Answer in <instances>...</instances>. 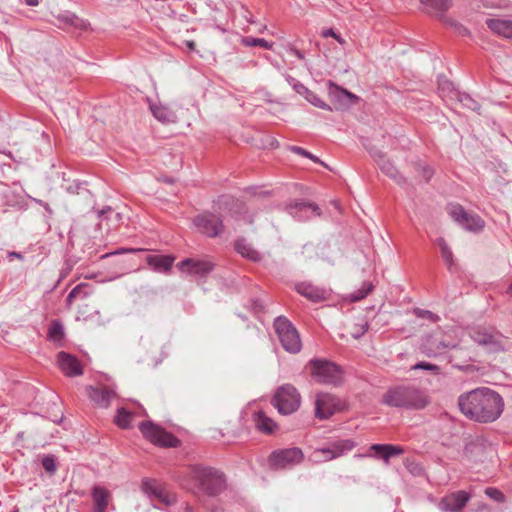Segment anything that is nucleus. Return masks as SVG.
I'll list each match as a JSON object with an SVG mask.
<instances>
[{
    "instance_id": "obj_3",
    "label": "nucleus",
    "mask_w": 512,
    "mask_h": 512,
    "mask_svg": "<svg viewBox=\"0 0 512 512\" xmlns=\"http://www.w3.org/2000/svg\"><path fill=\"white\" fill-rule=\"evenodd\" d=\"M191 476L207 496H217L226 489L225 474L217 468L194 465L191 467Z\"/></svg>"
},
{
    "instance_id": "obj_50",
    "label": "nucleus",
    "mask_w": 512,
    "mask_h": 512,
    "mask_svg": "<svg viewBox=\"0 0 512 512\" xmlns=\"http://www.w3.org/2000/svg\"><path fill=\"white\" fill-rule=\"evenodd\" d=\"M414 313L416 316L420 317V318H425V319H428L432 322H437L439 320V316L432 313L431 311L429 310H423V309H415L414 310Z\"/></svg>"
},
{
    "instance_id": "obj_45",
    "label": "nucleus",
    "mask_w": 512,
    "mask_h": 512,
    "mask_svg": "<svg viewBox=\"0 0 512 512\" xmlns=\"http://www.w3.org/2000/svg\"><path fill=\"white\" fill-rule=\"evenodd\" d=\"M114 214L116 220L118 221L120 219V214L119 213H114L113 209L110 207V206H107L101 210H98L97 211V216L98 218L100 219V223L98 224L99 226L102 225V222L104 220H109L110 219V215Z\"/></svg>"
},
{
    "instance_id": "obj_22",
    "label": "nucleus",
    "mask_w": 512,
    "mask_h": 512,
    "mask_svg": "<svg viewBox=\"0 0 512 512\" xmlns=\"http://www.w3.org/2000/svg\"><path fill=\"white\" fill-rule=\"evenodd\" d=\"M370 450L374 452V457L382 459L386 464L390 459L401 455L404 450L400 446L392 444H373Z\"/></svg>"
},
{
    "instance_id": "obj_36",
    "label": "nucleus",
    "mask_w": 512,
    "mask_h": 512,
    "mask_svg": "<svg viewBox=\"0 0 512 512\" xmlns=\"http://www.w3.org/2000/svg\"><path fill=\"white\" fill-rule=\"evenodd\" d=\"M453 99L457 100L463 107L479 113L480 104L469 94L458 92L455 93V97Z\"/></svg>"
},
{
    "instance_id": "obj_32",
    "label": "nucleus",
    "mask_w": 512,
    "mask_h": 512,
    "mask_svg": "<svg viewBox=\"0 0 512 512\" xmlns=\"http://www.w3.org/2000/svg\"><path fill=\"white\" fill-rule=\"evenodd\" d=\"M150 110L153 116L162 123L174 121L175 115L173 111L163 105L150 104Z\"/></svg>"
},
{
    "instance_id": "obj_2",
    "label": "nucleus",
    "mask_w": 512,
    "mask_h": 512,
    "mask_svg": "<svg viewBox=\"0 0 512 512\" xmlns=\"http://www.w3.org/2000/svg\"><path fill=\"white\" fill-rule=\"evenodd\" d=\"M382 404L405 410H423L431 402L428 393L416 385H396L382 396Z\"/></svg>"
},
{
    "instance_id": "obj_4",
    "label": "nucleus",
    "mask_w": 512,
    "mask_h": 512,
    "mask_svg": "<svg viewBox=\"0 0 512 512\" xmlns=\"http://www.w3.org/2000/svg\"><path fill=\"white\" fill-rule=\"evenodd\" d=\"M273 325L284 350L292 354L300 352L302 342L295 326L284 316L277 317Z\"/></svg>"
},
{
    "instance_id": "obj_62",
    "label": "nucleus",
    "mask_w": 512,
    "mask_h": 512,
    "mask_svg": "<svg viewBox=\"0 0 512 512\" xmlns=\"http://www.w3.org/2000/svg\"><path fill=\"white\" fill-rule=\"evenodd\" d=\"M25 3L28 6H37L39 4V1L38 0H25Z\"/></svg>"
},
{
    "instance_id": "obj_40",
    "label": "nucleus",
    "mask_w": 512,
    "mask_h": 512,
    "mask_svg": "<svg viewBox=\"0 0 512 512\" xmlns=\"http://www.w3.org/2000/svg\"><path fill=\"white\" fill-rule=\"evenodd\" d=\"M305 99L310 102L315 107L324 109V110H331V107L325 103L318 95H316L314 92L307 90V93L304 94Z\"/></svg>"
},
{
    "instance_id": "obj_55",
    "label": "nucleus",
    "mask_w": 512,
    "mask_h": 512,
    "mask_svg": "<svg viewBox=\"0 0 512 512\" xmlns=\"http://www.w3.org/2000/svg\"><path fill=\"white\" fill-rule=\"evenodd\" d=\"M246 416L250 417L253 422H256V409H253L251 403H249L248 407L241 413L242 419H244Z\"/></svg>"
},
{
    "instance_id": "obj_52",
    "label": "nucleus",
    "mask_w": 512,
    "mask_h": 512,
    "mask_svg": "<svg viewBox=\"0 0 512 512\" xmlns=\"http://www.w3.org/2000/svg\"><path fill=\"white\" fill-rule=\"evenodd\" d=\"M412 369L413 370L421 369V370L438 372L439 367L437 365H435V364H431V363H428V362H419V363L415 364L412 367Z\"/></svg>"
},
{
    "instance_id": "obj_13",
    "label": "nucleus",
    "mask_w": 512,
    "mask_h": 512,
    "mask_svg": "<svg viewBox=\"0 0 512 512\" xmlns=\"http://www.w3.org/2000/svg\"><path fill=\"white\" fill-rule=\"evenodd\" d=\"M339 398L328 393H319L315 399V416L320 420H326L340 409Z\"/></svg>"
},
{
    "instance_id": "obj_53",
    "label": "nucleus",
    "mask_w": 512,
    "mask_h": 512,
    "mask_svg": "<svg viewBox=\"0 0 512 512\" xmlns=\"http://www.w3.org/2000/svg\"><path fill=\"white\" fill-rule=\"evenodd\" d=\"M258 57H263L267 61L271 62L273 65L279 66L278 54L276 51L275 54H273V52L271 51H267L265 53L258 52Z\"/></svg>"
},
{
    "instance_id": "obj_5",
    "label": "nucleus",
    "mask_w": 512,
    "mask_h": 512,
    "mask_svg": "<svg viewBox=\"0 0 512 512\" xmlns=\"http://www.w3.org/2000/svg\"><path fill=\"white\" fill-rule=\"evenodd\" d=\"M139 430L143 437L154 445L168 448H176L180 445V440L177 437L152 421L141 422Z\"/></svg>"
},
{
    "instance_id": "obj_24",
    "label": "nucleus",
    "mask_w": 512,
    "mask_h": 512,
    "mask_svg": "<svg viewBox=\"0 0 512 512\" xmlns=\"http://www.w3.org/2000/svg\"><path fill=\"white\" fill-rule=\"evenodd\" d=\"M56 19L64 26L72 27L79 31H86L90 27L88 20L82 19L72 12L60 13L56 16Z\"/></svg>"
},
{
    "instance_id": "obj_43",
    "label": "nucleus",
    "mask_w": 512,
    "mask_h": 512,
    "mask_svg": "<svg viewBox=\"0 0 512 512\" xmlns=\"http://www.w3.org/2000/svg\"><path fill=\"white\" fill-rule=\"evenodd\" d=\"M286 81L294 89V91L297 92L298 94L304 96V94L307 93L308 88L305 87L301 82H299L294 77L287 75Z\"/></svg>"
},
{
    "instance_id": "obj_1",
    "label": "nucleus",
    "mask_w": 512,
    "mask_h": 512,
    "mask_svg": "<svg viewBox=\"0 0 512 512\" xmlns=\"http://www.w3.org/2000/svg\"><path fill=\"white\" fill-rule=\"evenodd\" d=\"M458 407L472 421L491 423L501 416L504 401L494 390L480 387L460 395Z\"/></svg>"
},
{
    "instance_id": "obj_48",
    "label": "nucleus",
    "mask_w": 512,
    "mask_h": 512,
    "mask_svg": "<svg viewBox=\"0 0 512 512\" xmlns=\"http://www.w3.org/2000/svg\"><path fill=\"white\" fill-rule=\"evenodd\" d=\"M42 467L48 473H54L57 469L54 455H46L42 459Z\"/></svg>"
},
{
    "instance_id": "obj_14",
    "label": "nucleus",
    "mask_w": 512,
    "mask_h": 512,
    "mask_svg": "<svg viewBox=\"0 0 512 512\" xmlns=\"http://www.w3.org/2000/svg\"><path fill=\"white\" fill-rule=\"evenodd\" d=\"M177 268L181 272L205 278L214 270L215 264L209 259L185 258L177 264Z\"/></svg>"
},
{
    "instance_id": "obj_46",
    "label": "nucleus",
    "mask_w": 512,
    "mask_h": 512,
    "mask_svg": "<svg viewBox=\"0 0 512 512\" xmlns=\"http://www.w3.org/2000/svg\"><path fill=\"white\" fill-rule=\"evenodd\" d=\"M262 149H274L278 146V141L269 134H264L260 139ZM259 148V145H258Z\"/></svg>"
},
{
    "instance_id": "obj_31",
    "label": "nucleus",
    "mask_w": 512,
    "mask_h": 512,
    "mask_svg": "<svg viewBox=\"0 0 512 512\" xmlns=\"http://www.w3.org/2000/svg\"><path fill=\"white\" fill-rule=\"evenodd\" d=\"M64 336L65 332L62 322L59 319L52 320L47 332L48 340L54 343H60L63 341Z\"/></svg>"
},
{
    "instance_id": "obj_39",
    "label": "nucleus",
    "mask_w": 512,
    "mask_h": 512,
    "mask_svg": "<svg viewBox=\"0 0 512 512\" xmlns=\"http://www.w3.org/2000/svg\"><path fill=\"white\" fill-rule=\"evenodd\" d=\"M438 89H439L440 94L443 97L447 96L451 99H453L455 97V93L459 92V91L455 90L454 85L451 81L444 79V78L443 79L440 78L438 80Z\"/></svg>"
},
{
    "instance_id": "obj_6",
    "label": "nucleus",
    "mask_w": 512,
    "mask_h": 512,
    "mask_svg": "<svg viewBox=\"0 0 512 512\" xmlns=\"http://www.w3.org/2000/svg\"><path fill=\"white\" fill-rule=\"evenodd\" d=\"M273 404L279 413L289 415L299 409L301 396L293 385L284 384L276 390Z\"/></svg>"
},
{
    "instance_id": "obj_29",
    "label": "nucleus",
    "mask_w": 512,
    "mask_h": 512,
    "mask_svg": "<svg viewBox=\"0 0 512 512\" xmlns=\"http://www.w3.org/2000/svg\"><path fill=\"white\" fill-rule=\"evenodd\" d=\"M296 289L299 294L303 295L304 297L314 302H318L326 298L325 290L316 287L310 283H300L297 285Z\"/></svg>"
},
{
    "instance_id": "obj_11",
    "label": "nucleus",
    "mask_w": 512,
    "mask_h": 512,
    "mask_svg": "<svg viewBox=\"0 0 512 512\" xmlns=\"http://www.w3.org/2000/svg\"><path fill=\"white\" fill-rule=\"evenodd\" d=\"M141 490L149 498L156 499L166 506H170L176 503L175 494L167 491L166 486L156 479L143 478L141 482Z\"/></svg>"
},
{
    "instance_id": "obj_37",
    "label": "nucleus",
    "mask_w": 512,
    "mask_h": 512,
    "mask_svg": "<svg viewBox=\"0 0 512 512\" xmlns=\"http://www.w3.org/2000/svg\"><path fill=\"white\" fill-rule=\"evenodd\" d=\"M436 245L440 248L441 256L448 268L454 264L453 253L444 238H438L435 241Z\"/></svg>"
},
{
    "instance_id": "obj_27",
    "label": "nucleus",
    "mask_w": 512,
    "mask_h": 512,
    "mask_svg": "<svg viewBox=\"0 0 512 512\" xmlns=\"http://www.w3.org/2000/svg\"><path fill=\"white\" fill-rule=\"evenodd\" d=\"M91 495L94 502V512H106L110 492L105 487L94 486Z\"/></svg>"
},
{
    "instance_id": "obj_41",
    "label": "nucleus",
    "mask_w": 512,
    "mask_h": 512,
    "mask_svg": "<svg viewBox=\"0 0 512 512\" xmlns=\"http://www.w3.org/2000/svg\"><path fill=\"white\" fill-rule=\"evenodd\" d=\"M372 289H373V285L370 282H364L358 291L353 292L350 295V300L353 302L359 301V300L365 298L369 294V292L372 291Z\"/></svg>"
},
{
    "instance_id": "obj_35",
    "label": "nucleus",
    "mask_w": 512,
    "mask_h": 512,
    "mask_svg": "<svg viewBox=\"0 0 512 512\" xmlns=\"http://www.w3.org/2000/svg\"><path fill=\"white\" fill-rule=\"evenodd\" d=\"M235 250L243 257L256 261V251L245 239L241 238L235 241Z\"/></svg>"
},
{
    "instance_id": "obj_38",
    "label": "nucleus",
    "mask_w": 512,
    "mask_h": 512,
    "mask_svg": "<svg viewBox=\"0 0 512 512\" xmlns=\"http://www.w3.org/2000/svg\"><path fill=\"white\" fill-rule=\"evenodd\" d=\"M449 345L444 342H439L436 347H433V344L427 340L421 347L422 352L428 357H436L439 355L443 349L448 348Z\"/></svg>"
},
{
    "instance_id": "obj_17",
    "label": "nucleus",
    "mask_w": 512,
    "mask_h": 512,
    "mask_svg": "<svg viewBox=\"0 0 512 512\" xmlns=\"http://www.w3.org/2000/svg\"><path fill=\"white\" fill-rule=\"evenodd\" d=\"M87 393L90 400L100 408H108L112 399L117 396L113 388L105 385L89 386Z\"/></svg>"
},
{
    "instance_id": "obj_33",
    "label": "nucleus",
    "mask_w": 512,
    "mask_h": 512,
    "mask_svg": "<svg viewBox=\"0 0 512 512\" xmlns=\"http://www.w3.org/2000/svg\"><path fill=\"white\" fill-rule=\"evenodd\" d=\"M278 429L279 426L275 421L265 416L261 411H258V431H261L267 435H272Z\"/></svg>"
},
{
    "instance_id": "obj_16",
    "label": "nucleus",
    "mask_w": 512,
    "mask_h": 512,
    "mask_svg": "<svg viewBox=\"0 0 512 512\" xmlns=\"http://www.w3.org/2000/svg\"><path fill=\"white\" fill-rule=\"evenodd\" d=\"M470 499V493L463 490L455 491L441 499L439 508L442 512H462Z\"/></svg>"
},
{
    "instance_id": "obj_28",
    "label": "nucleus",
    "mask_w": 512,
    "mask_h": 512,
    "mask_svg": "<svg viewBox=\"0 0 512 512\" xmlns=\"http://www.w3.org/2000/svg\"><path fill=\"white\" fill-rule=\"evenodd\" d=\"M329 95L333 101L339 103L341 106L351 105L357 100L354 94L334 84L330 85Z\"/></svg>"
},
{
    "instance_id": "obj_61",
    "label": "nucleus",
    "mask_w": 512,
    "mask_h": 512,
    "mask_svg": "<svg viewBox=\"0 0 512 512\" xmlns=\"http://www.w3.org/2000/svg\"><path fill=\"white\" fill-rule=\"evenodd\" d=\"M75 299L76 297L74 296V294L69 292L68 296L66 297L67 306H71Z\"/></svg>"
},
{
    "instance_id": "obj_63",
    "label": "nucleus",
    "mask_w": 512,
    "mask_h": 512,
    "mask_svg": "<svg viewBox=\"0 0 512 512\" xmlns=\"http://www.w3.org/2000/svg\"><path fill=\"white\" fill-rule=\"evenodd\" d=\"M268 195V192L267 191H263V190H258V193H257V196H258V199L259 198H262V197H266Z\"/></svg>"
},
{
    "instance_id": "obj_30",
    "label": "nucleus",
    "mask_w": 512,
    "mask_h": 512,
    "mask_svg": "<svg viewBox=\"0 0 512 512\" xmlns=\"http://www.w3.org/2000/svg\"><path fill=\"white\" fill-rule=\"evenodd\" d=\"M424 10L430 14H442L452 5V0H420Z\"/></svg>"
},
{
    "instance_id": "obj_19",
    "label": "nucleus",
    "mask_w": 512,
    "mask_h": 512,
    "mask_svg": "<svg viewBox=\"0 0 512 512\" xmlns=\"http://www.w3.org/2000/svg\"><path fill=\"white\" fill-rule=\"evenodd\" d=\"M58 364L61 371L68 377L80 376L83 374V369L78 359L64 351L57 355Z\"/></svg>"
},
{
    "instance_id": "obj_26",
    "label": "nucleus",
    "mask_w": 512,
    "mask_h": 512,
    "mask_svg": "<svg viewBox=\"0 0 512 512\" xmlns=\"http://www.w3.org/2000/svg\"><path fill=\"white\" fill-rule=\"evenodd\" d=\"M370 153L383 173L395 181L400 182L401 177L398 173V170L388 159L385 158L381 152L371 151Z\"/></svg>"
},
{
    "instance_id": "obj_42",
    "label": "nucleus",
    "mask_w": 512,
    "mask_h": 512,
    "mask_svg": "<svg viewBox=\"0 0 512 512\" xmlns=\"http://www.w3.org/2000/svg\"><path fill=\"white\" fill-rule=\"evenodd\" d=\"M368 327V322L365 319H361L358 323L354 325V328L351 331L352 337L355 339H359L367 332Z\"/></svg>"
},
{
    "instance_id": "obj_57",
    "label": "nucleus",
    "mask_w": 512,
    "mask_h": 512,
    "mask_svg": "<svg viewBox=\"0 0 512 512\" xmlns=\"http://www.w3.org/2000/svg\"><path fill=\"white\" fill-rule=\"evenodd\" d=\"M242 41L247 46L256 47V37H246Z\"/></svg>"
},
{
    "instance_id": "obj_34",
    "label": "nucleus",
    "mask_w": 512,
    "mask_h": 512,
    "mask_svg": "<svg viewBox=\"0 0 512 512\" xmlns=\"http://www.w3.org/2000/svg\"><path fill=\"white\" fill-rule=\"evenodd\" d=\"M132 419L133 414L126 408L121 407L117 409L114 417V423L121 429H129L131 427Z\"/></svg>"
},
{
    "instance_id": "obj_8",
    "label": "nucleus",
    "mask_w": 512,
    "mask_h": 512,
    "mask_svg": "<svg viewBox=\"0 0 512 512\" xmlns=\"http://www.w3.org/2000/svg\"><path fill=\"white\" fill-rule=\"evenodd\" d=\"M356 446L357 443L352 439H338L316 448L312 455L316 461H331L348 454Z\"/></svg>"
},
{
    "instance_id": "obj_54",
    "label": "nucleus",
    "mask_w": 512,
    "mask_h": 512,
    "mask_svg": "<svg viewBox=\"0 0 512 512\" xmlns=\"http://www.w3.org/2000/svg\"><path fill=\"white\" fill-rule=\"evenodd\" d=\"M145 249L143 248H119L116 251L110 253V255H118V254H124V253H138L143 252ZM109 254H105L103 257H108Z\"/></svg>"
},
{
    "instance_id": "obj_15",
    "label": "nucleus",
    "mask_w": 512,
    "mask_h": 512,
    "mask_svg": "<svg viewBox=\"0 0 512 512\" xmlns=\"http://www.w3.org/2000/svg\"><path fill=\"white\" fill-rule=\"evenodd\" d=\"M193 224L203 234L217 237L223 231V220L215 214H201L193 219Z\"/></svg>"
},
{
    "instance_id": "obj_25",
    "label": "nucleus",
    "mask_w": 512,
    "mask_h": 512,
    "mask_svg": "<svg viewBox=\"0 0 512 512\" xmlns=\"http://www.w3.org/2000/svg\"><path fill=\"white\" fill-rule=\"evenodd\" d=\"M487 26L499 36L512 39V20L491 18L486 20Z\"/></svg>"
},
{
    "instance_id": "obj_47",
    "label": "nucleus",
    "mask_w": 512,
    "mask_h": 512,
    "mask_svg": "<svg viewBox=\"0 0 512 512\" xmlns=\"http://www.w3.org/2000/svg\"><path fill=\"white\" fill-rule=\"evenodd\" d=\"M485 494L498 503H503L505 501V495L497 488L488 487L485 489Z\"/></svg>"
},
{
    "instance_id": "obj_7",
    "label": "nucleus",
    "mask_w": 512,
    "mask_h": 512,
    "mask_svg": "<svg viewBox=\"0 0 512 512\" xmlns=\"http://www.w3.org/2000/svg\"><path fill=\"white\" fill-rule=\"evenodd\" d=\"M312 378L322 384H338L341 381L340 368L327 360L313 359L309 362Z\"/></svg>"
},
{
    "instance_id": "obj_58",
    "label": "nucleus",
    "mask_w": 512,
    "mask_h": 512,
    "mask_svg": "<svg viewBox=\"0 0 512 512\" xmlns=\"http://www.w3.org/2000/svg\"><path fill=\"white\" fill-rule=\"evenodd\" d=\"M7 258H8L9 261H12L14 258L22 260L23 259V255L21 253H19V252L12 251V252H8Z\"/></svg>"
},
{
    "instance_id": "obj_44",
    "label": "nucleus",
    "mask_w": 512,
    "mask_h": 512,
    "mask_svg": "<svg viewBox=\"0 0 512 512\" xmlns=\"http://www.w3.org/2000/svg\"><path fill=\"white\" fill-rule=\"evenodd\" d=\"M90 285L88 283H80L76 285L70 292L74 294L76 298H86L90 294Z\"/></svg>"
},
{
    "instance_id": "obj_21",
    "label": "nucleus",
    "mask_w": 512,
    "mask_h": 512,
    "mask_svg": "<svg viewBox=\"0 0 512 512\" xmlns=\"http://www.w3.org/2000/svg\"><path fill=\"white\" fill-rule=\"evenodd\" d=\"M217 204L221 210L228 211L231 215L240 217L246 212L245 203L230 195H222Z\"/></svg>"
},
{
    "instance_id": "obj_20",
    "label": "nucleus",
    "mask_w": 512,
    "mask_h": 512,
    "mask_svg": "<svg viewBox=\"0 0 512 512\" xmlns=\"http://www.w3.org/2000/svg\"><path fill=\"white\" fill-rule=\"evenodd\" d=\"M147 265L157 273L169 274L173 267L175 256L173 255H159L151 254L146 258Z\"/></svg>"
},
{
    "instance_id": "obj_56",
    "label": "nucleus",
    "mask_w": 512,
    "mask_h": 512,
    "mask_svg": "<svg viewBox=\"0 0 512 512\" xmlns=\"http://www.w3.org/2000/svg\"><path fill=\"white\" fill-rule=\"evenodd\" d=\"M227 431L226 432H223L222 430H218V429H212V435L211 437L214 438V439H217L218 436L220 437H224L225 435H229L230 433V430L226 429Z\"/></svg>"
},
{
    "instance_id": "obj_59",
    "label": "nucleus",
    "mask_w": 512,
    "mask_h": 512,
    "mask_svg": "<svg viewBox=\"0 0 512 512\" xmlns=\"http://www.w3.org/2000/svg\"><path fill=\"white\" fill-rule=\"evenodd\" d=\"M433 175V170L426 166V167H423V176L424 178L428 181Z\"/></svg>"
},
{
    "instance_id": "obj_18",
    "label": "nucleus",
    "mask_w": 512,
    "mask_h": 512,
    "mask_svg": "<svg viewBox=\"0 0 512 512\" xmlns=\"http://www.w3.org/2000/svg\"><path fill=\"white\" fill-rule=\"evenodd\" d=\"M288 213L299 221L311 219L320 215V209L315 203L295 201L287 206Z\"/></svg>"
},
{
    "instance_id": "obj_12",
    "label": "nucleus",
    "mask_w": 512,
    "mask_h": 512,
    "mask_svg": "<svg viewBox=\"0 0 512 512\" xmlns=\"http://www.w3.org/2000/svg\"><path fill=\"white\" fill-rule=\"evenodd\" d=\"M302 459V450L292 447L273 451L269 456L268 462L272 468L282 469L298 464Z\"/></svg>"
},
{
    "instance_id": "obj_10",
    "label": "nucleus",
    "mask_w": 512,
    "mask_h": 512,
    "mask_svg": "<svg viewBox=\"0 0 512 512\" xmlns=\"http://www.w3.org/2000/svg\"><path fill=\"white\" fill-rule=\"evenodd\" d=\"M495 454L493 445L482 437H477L466 443L464 456L468 461L483 463Z\"/></svg>"
},
{
    "instance_id": "obj_49",
    "label": "nucleus",
    "mask_w": 512,
    "mask_h": 512,
    "mask_svg": "<svg viewBox=\"0 0 512 512\" xmlns=\"http://www.w3.org/2000/svg\"><path fill=\"white\" fill-rule=\"evenodd\" d=\"M290 150L293 153H295V154H298V155H301V156H304L306 158L311 159L315 163L323 164V162H321L320 159L317 156L313 155L312 153H310L309 151L303 149L302 147L291 146Z\"/></svg>"
},
{
    "instance_id": "obj_64",
    "label": "nucleus",
    "mask_w": 512,
    "mask_h": 512,
    "mask_svg": "<svg viewBox=\"0 0 512 512\" xmlns=\"http://www.w3.org/2000/svg\"><path fill=\"white\" fill-rule=\"evenodd\" d=\"M293 53L294 55L299 58V59H302L303 58V54L299 51V50H293Z\"/></svg>"
},
{
    "instance_id": "obj_23",
    "label": "nucleus",
    "mask_w": 512,
    "mask_h": 512,
    "mask_svg": "<svg viewBox=\"0 0 512 512\" xmlns=\"http://www.w3.org/2000/svg\"><path fill=\"white\" fill-rule=\"evenodd\" d=\"M472 340L480 346L486 347L490 350H496L499 347L498 341L491 333L485 329L474 328L470 332Z\"/></svg>"
},
{
    "instance_id": "obj_60",
    "label": "nucleus",
    "mask_w": 512,
    "mask_h": 512,
    "mask_svg": "<svg viewBox=\"0 0 512 512\" xmlns=\"http://www.w3.org/2000/svg\"><path fill=\"white\" fill-rule=\"evenodd\" d=\"M322 36L324 38H327V37H333L334 38V37H336V33H335V31L333 29H325L322 32Z\"/></svg>"
},
{
    "instance_id": "obj_9",
    "label": "nucleus",
    "mask_w": 512,
    "mask_h": 512,
    "mask_svg": "<svg viewBox=\"0 0 512 512\" xmlns=\"http://www.w3.org/2000/svg\"><path fill=\"white\" fill-rule=\"evenodd\" d=\"M447 210L450 217L467 231L479 232L485 226V221L479 215L467 212L459 204H451Z\"/></svg>"
},
{
    "instance_id": "obj_51",
    "label": "nucleus",
    "mask_w": 512,
    "mask_h": 512,
    "mask_svg": "<svg viewBox=\"0 0 512 512\" xmlns=\"http://www.w3.org/2000/svg\"><path fill=\"white\" fill-rule=\"evenodd\" d=\"M258 49H264L267 51H271V52H273V54H275L276 44H275V42H273L271 40H266L264 38L258 37Z\"/></svg>"
}]
</instances>
